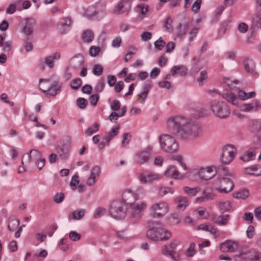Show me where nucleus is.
<instances>
[{
    "instance_id": "obj_62",
    "label": "nucleus",
    "mask_w": 261,
    "mask_h": 261,
    "mask_svg": "<svg viewBox=\"0 0 261 261\" xmlns=\"http://www.w3.org/2000/svg\"><path fill=\"white\" fill-rule=\"evenodd\" d=\"M202 194L204 195L206 200L214 199L216 195L208 189H205L202 191Z\"/></svg>"
},
{
    "instance_id": "obj_53",
    "label": "nucleus",
    "mask_w": 261,
    "mask_h": 261,
    "mask_svg": "<svg viewBox=\"0 0 261 261\" xmlns=\"http://www.w3.org/2000/svg\"><path fill=\"white\" fill-rule=\"evenodd\" d=\"M197 250L194 246H189L185 251V255L187 257H193L196 253Z\"/></svg>"
},
{
    "instance_id": "obj_9",
    "label": "nucleus",
    "mask_w": 261,
    "mask_h": 261,
    "mask_svg": "<svg viewBox=\"0 0 261 261\" xmlns=\"http://www.w3.org/2000/svg\"><path fill=\"white\" fill-rule=\"evenodd\" d=\"M237 153V150L232 145L227 144L222 149L221 156V162L223 164H229L234 159Z\"/></svg>"
},
{
    "instance_id": "obj_1",
    "label": "nucleus",
    "mask_w": 261,
    "mask_h": 261,
    "mask_svg": "<svg viewBox=\"0 0 261 261\" xmlns=\"http://www.w3.org/2000/svg\"><path fill=\"white\" fill-rule=\"evenodd\" d=\"M61 86L59 82L54 81L50 82L49 79H41L39 80V88L42 92L48 97L55 96L61 91Z\"/></svg>"
},
{
    "instance_id": "obj_35",
    "label": "nucleus",
    "mask_w": 261,
    "mask_h": 261,
    "mask_svg": "<svg viewBox=\"0 0 261 261\" xmlns=\"http://www.w3.org/2000/svg\"><path fill=\"white\" fill-rule=\"evenodd\" d=\"M94 38V34L91 30H87L83 33L82 39L87 43L92 42Z\"/></svg>"
},
{
    "instance_id": "obj_48",
    "label": "nucleus",
    "mask_w": 261,
    "mask_h": 261,
    "mask_svg": "<svg viewBox=\"0 0 261 261\" xmlns=\"http://www.w3.org/2000/svg\"><path fill=\"white\" fill-rule=\"evenodd\" d=\"M166 45V42L163 40L162 37H160L159 39L154 42V45L155 49L158 50H161Z\"/></svg>"
},
{
    "instance_id": "obj_42",
    "label": "nucleus",
    "mask_w": 261,
    "mask_h": 261,
    "mask_svg": "<svg viewBox=\"0 0 261 261\" xmlns=\"http://www.w3.org/2000/svg\"><path fill=\"white\" fill-rule=\"evenodd\" d=\"M249 193L248 190L244 189L242 190L239 191L233 194V197L238 199H246L248 197Z\"/></svg>"
},
{
    "instance_id": "obj_14",
    "label": "nucleus",
    "mask_w": 261,
    "mask_h": 261,
    "mask_svg": "<svg viewBox=\"0 0 261 261\" xmlns=\"http://www.w3.org/2000/svg\"><path fill=\"white\" fill-rule=\"evenodd\" d=\"M69 143H65L62 145H58L55 148V150L59 159L64 160L68 158L70 150Z\"/></svg>"
},
{
    "instance_id": "obj_32",
    "label": "nucleus",
    "mask_w": 261,
    "mask_h": 261,
    "mask_svg": "<svg viewBox=\"0 0 261 261\" xmlns=\"http://www.w3.org/2000/svg\"><path fill=\"white\" fill-rule=\"evenodd\" d=\"M85 210L83 208L74 211L69 214V219L80 220L85 216Z\"/></svg>"
},
{
    "instance_id": "obj_64",
    "label": "nucleus",
    "mask_w": 261,
    "mask_h": 261,
    "mask_svg": "<svg viewBox=\"0 0 261 261\" xmlns=\"http://www.w3.org/2000/svg\"><path fill=\"white\" fill-rule=\"evenodd\" d=\"M100 50L99 47L92 46L89 50V55L91 57H96L97 56Z\"/></svg>"
},
{
    "instance_id": "obj_50",
    "label": "nucleus",
    "mask_w": 261,
    "mask_h": 261,
    "mask_svg": "<svg viewBox=\"0 0 261 261\" xmlns=\"http://www.w3.org/2000/svg\"><path fill=\"white\" fill-rule=\"evenodd\" d=\"M82 83V80L80 78H77L71 81L70 86L72 89L77 90L81 86Z\"/></svg>"
},
{
    "instance_id": "obj_15",
    "label": "nucleus",
    "mask_w": 261,
    "mask_h": 261,
    "mask_svg": "<svg viewBox=\"0 0 261 261\" xmlns=\"http://www.w3.org/2000/svg\"><path fill=\"white\" fill-rule=\"evenodd\" d=\"M161 252L163 255L170 257L174 261L179 259V256L175 246H163Z\"/></svg>"
},
{
    "instance_id": "obj_22",
    "label": "nucleus",
    "mask_w": 261,
    "mask_h": 261,
    "mask_svg": "<svg viewBox=\"0 0 261 261\" xmlns=\"http://www.w3.org/2000/svg\"><path fill=\"white\" fill-rule=\"evenodd\" d=\"M123 202L126 204L131 205L137 200L136 196L135 194L134 191L132 190L128 189L125 190L122 194Z\"/></svg>"
},
{
    "instance_id": "obj_10",
    "label": "nucleus",
    "mask_w": 261,
    "mask_h": 261,
    "mask_svg": "<svg viewBox=\"0 0 261 261\" xmlns=\"http://www.w3.org/2000/svg\"><path fill=\"white\" fill-rule=\"evenodd\" d=\"M146 207V204L142 201L129 205V213L134 221H138L141 218L142 212Z\"/></svg>"
},
{
    "instance_id": "obj_58",
    "label": "nucleus",
    "mask_w": 261,
    "mask_h": 261,
    "mask_svg": "<svg viewBox=\"0 0 261 261\" xmlns=\"http://www.w3.org/2000/svg\"><path fill=\"white\" fill-rule=\"evenodd\" d=\"M103 71V67L99 64H95L93 68V73L95 75H100Z\"/></svg>"
},
{
    "instance_id": "obj_26",
    "label": "nucleus",
    "mask_w": 261,
    "mask_h": 261,
    "mask_svg": "<svg viewBox=\"0 0 261 261\" xmlns=\"http://www.w3.org/2000/svg\"><path fill=\"white\" fill-rule=\"evenodd\" d=\"M84 62L83 56L81 54L75 55L70 60V64L71 67L74 69L79 68Z\"/></svg>"
},
{
    "instance_id": "obj_20",
    "label": "nucleus",
    "mask_w": 261,
    "mask_h": 261,
    "mask_svg": "<svg viewBox=\"0 0 261 261\" xmlns=\"http://www.w3.org/2000/svg\"><path fill=\"white\" fill-rule=\"evenodd\" d=\"M60 58V54L57 52L55 53L53 55L46 57L44 62L40 63L39 66L43 70L45 69L44 64L46 65L50 69H52L54 67V61Z\"/></svg>"
},
{
    "instance_id": "obj_45",
    "label": "nucleus",
    "mask_w": 261,
    "mask_h": 261,
    "mask_svg": "<svg viewBox=\"0 0 261 261\" xmlns=\"http://www.w3.org/2000/svg\"><path fill=\"white\" fill-rule=\"evenodd\" d=\"M218 207L219 210L221 212L223 213L229 210L231 207V204L230 202L228 201L219 202L218 203Z\"/></svg>"
},
{
    "instance_id": "obj_29",
    "label": "nucleus",
    "mask_w": 261,
    "mask_h": 261,
    "mask_svg": "<svg viewBox=\"0 0 261 261\" xmlns=\"http://www.w3.org/2000/svg\"><path fill=\"white\" fill-rule=\"evenodd\" d=\"M187 68L184 65L174 66L172 68L171 73L173 76L179 74L181 76H185L187 74Z\"/></svg>"
},
{
    "instance_id": "obj_49",
    "label": "nucleus",
    "mask_w": 261,
    "mask_h": 261,
    "mask_svg": "<svg viewBox=\"0 0 261 261\" xmlns=\"http://www.w3.org/2000/svg\"><path fill=\"white\" fill-rule=\"evenodd\" d=\"M107 210L106 208L101 207H97L93 215V217L95 219L99 218L104 215L106 213Z\"/></svg>"
},
{
    "instance_id": "obj_44",
    "label": "nucleus",
    "mask_w": 261,
    "mask_h": 261,
    "mask_svg": "<svg viewBox=\"0 0 261 261\" xmlns=\"http://www.w3.org/2000/svg\"><path fill=\"white\" fill-rule=\"evenodd\" d=\"M105 86V80L104 77L98 80L96 85L94 87V91L97 93L101 92Z\"/></svg>"
},
{
    "instance_id": "obj_19",
    "label": "nucleus",
    "mask_w": 261,
    "mask_h": 261,
    "mask_svg": "<svg viewBox=\"0 0 261 261\" xmlns=\"http://www.w3.org/2000/svg\"><path fill=\"white\" fill-rule=\"evenodd\" d=\"M160 178L161 176L159 174L152 172L148 173H142L139 176V179L144 184L151 182Z\"/></svg>"
},
{
    "instance_id": "obj_8",
    "label": "nucleus",
    "mask_w": 261,
    "mask_h": 261,
    "mask_svg": "<svg viewBox=\"0 0 261 261\" xmlns=\"http://www.w3.org/2000/svg\"><path fill=\"white\" fill-rule=\"evenodd\" d=\"M109 212L112 217L116 219H122L125 218L126 208L122 201H115L112 203Z\"/></svg>"
},
{
    "instance_id": "obj_63",
    "label": "nucleus",
    "mask_w": 261,
    "mask_h": 261,
    "mask_svg": "<svg viewBox=\"0 0 261 261\" xmlns=\"http://www.w3.org/2000/svg\"><path fill=\"white\" fill-rule=\"evenodd\" d=\"M131 137L132 135L130 133H127L123 134L121 142V144L123 147L126 146L129 143Z\"/></svg>"
},
{
    "instance_id": "obj_39",
    "label": "nucleus",
    "mask_w": 261,
    "mask_h": 261,
    "mask_svg": "<svg viewBox=\"0 0 261 261\" xmlns=\"http://www.w3.org/2000/svg\"><path fill=\"white\" fill-rule=\"evenodd\" d=\"M189 24L187 22L184 24L179 23L177 27V35L181 36L186 34L188 29Z\"/></svg>"
},
{
    "instance_id": "obj_16",
    "label": "nucleus",
    "mask_w": 261,
    "mask_h": 261,
    "mask_svg": "<svg viewBox=\"0 0 261 261\" xmlns=\"http://www.w3.org/2000/svg\"><path fill=\"white\" fill-rule=\"evenodd\" d=\"M131 9V2L129 0L120 1L114 9V13L116 14H121L128 12Z\"/></svg>"
},
{
    "instance_id": "obj_47",
    "label": "nucleus",
    "mask_w": 261,
    "mask_h": 261,
    "mask_svg": "<svg viewBox=\"0 0 261 261\" xmlns=\"http://www.w3.org/2000/svg\"><path fill=\"white\" fill-rule=\"evenodd\" d=\"M99 127V125L97 123H95L93 125L87 128L86 134L88 136H91L98 130Z\"/></svg>"
},
{
    "instance_id": "obj_33",
    "label": "nucleus",
    "mask_w": 261,
    "mask_h": 261,
    "mask_svg": "<svg viewBox=\"0 0 261 261\" xmlns=\"http://www.w3.org/2000/svg\"><path fill=\"white\" fill-rule=\"evenodd\" d=\"M241 246H220V249L223 252L239 253Z\"/></svg>"
},
{
    "instance_id": "obj_57",
    "label": "nucleus",
    "mask_w": 261,
    "mask_h": 261,
    "mask_svg": "<svg viewBox=\"0 0 261 261\" xmlns=\"http://www.w3.org/2000/svg\"><path fill=\"white\" fill-rule=\"evenodd\" d=\"M101 171L100 167L98 166H94L91 170L90 176L96 178L98 177Z\"/></svg>"
},
{
    "instance_id": "obj_38",
    "label": "nucleus",
    "mask_w": 261,
    "mask_h": 261,
    "mask_svg": "<svg viewBox=\"0 0 261 261\" xmlns=\"http://www.w3.org/2000/svg\"><path fill=\"white\" fill-rule=\"evenodd\" d=\"M157 229H158V234L159 233L160 234L159 236L162 237V238H161V239H160L159 241H163V240H167L171 237V233L170 232L160 227L157 226Z\"/></svg>"
},
{
    "instance_id": "obj_11",
    "label": "nucleus",
    "mask_w": 261,
    "mask_h": 261,
    "mask_svg": "<svg viewBox=\"0 0 261 261\" xmlns=\"http://www.w3.org/2000/svg\"><path fill=\"white\" fill-rule=\"evenodd\" d=\"M150 214L153 218H159L166 215L168 211L166 202H161L153 204L149 209Z\"/></svg>"
},
{
    "instance_id": "obj_52",
    "label": "nucleus",
    "mask_w": 261,
    "mask_h": 261,
    "mask_svg": "<svg viewBox=\"0 0 261 261\" xmlns=\"http://www.w3.org/2000/svg\"><path fill=\"white\" fill-rule=\"evenodd\" d=\"M172 22V20L171 17L170 16H167L165 21L164 28L169 32H171L173 30Z\"/></svg>"
},
{
    "instance_id": "obj_46",
    "label": "nucleus",
    "mask_w": 261,
    "mask_h": 261,
    "mask_svg": "<svg viewBox=\"0 0 261 261\" xmlns=\"http://www.w3.org/2000/svg\"><path fill=\"white\" fill-rule=\"evenodd\" d=\"M180 215L179 213H174L171 215L170 217V223L173 225L177 224L180 222Z\"/></svg>"
},
{
    "instance_id": "obj_55",
    "label": "nucleus",
    "mask_w": 261,
    "mask_h": 261,
    "mask_svg": "<svg viewBox=\"0 0 261 261\" xmlns=\"http://www.w3.org/2000/svg\"><path fill=\"white\" fill-rule=\"evenodd\" d=\"M201 3L202 0H196L192 6L191 11L194 13H198L200 8Z\"/></svg>"
},
{
    "instance_id": "obj_25",
    "label": "nucleus",
    "mask_w": 261,
    "mask_h": 261,
    "mask_svg": "<svg viewBox=\"0 0 261 261\" xmlns=\"http://www.w3.org/2000/svg\"><path fill=\"white\" fill-rule=\"evenodd\" d=\"M244 66L245 70L248 73L252 75L257 74L256 71L255 64L252 59L246 58L244 61Z\"/></svg>"
},
{
    "instance_id": "obj_17",
    "label": "nucleus",
    "mask_w": 261,
    "mask_h": 261,
    "mask_svg": "<svg viewBox=\"0 0 261 261\" xmlns=\"http://www.w3.org/2000/svg\"><path fill=\"white\" fill-rule=\"evenodd\" d=\"M25 24L22 29V32L27 36V39H30V36L33 32V28L35 25L36 21L33 17L25 18Z\"/></svg>"
},
{
    "instance_id": "obj_40",
    "label": "nucleus",
    "mask_w": 261,
    "mask_h": 261,
    "mask_svg": "<svg viewBox=\"0 0 261 261\" xmlns=\"http://www.w3.org/2000/svg\"><path fill=\"white\" fill-rule=\"evenodd\" d=\"M184 191L185 193L191 196H195L199 191L200 189L198 187H184Z\"/></svg>"
},
{
    "instance_id": "obj_37",
    "label": "nucleus",
    "mask_w": 261,
    "mask_h": 261,
    "mask_svg": "<svg viewBox=\"0 0 261 261\" xmlns=\"http://www.w3.org/2000/svg\"><path fill=\"white\" fill-rule=\"evenodd\" d=\"M119 129L120 126L119 125L113 127L109 134L107 136H105L103 137L109 142H110L111 140L118 135Z\"/></svg>"
},
{
    "instance_id": "obj_21",
    "label": "nucleus",
    "mask_w": 261,
    "mask_h": 261,
    "mask_svg": "<svg viewBox=\"0 0 261 261\" xmlns=\"http://www.w3.org/2000/svg\"><path fill=\"white\" fill-rule=\"evenodd\" d=\"M261 108V105L258 101H253L248 103H243L240 106V111L244 112H250L257 111Z\"/></svg>"
},
{
    "instance_id": "obj_7",
    "label": "nucleus",
    "mask_w": 261,
    "mask_h": 261,
    "mask_svg": "<svg viewBox=\"0 0 261 261\" xmlns=\"http://www.w3.org/2000/svg\"><path fill=\"white\" fill-rule=\"evenodd\" d=\"M239 253L235 256L250 261H261V252L249 247V246H241Z\"/></svg>"
},
{
    "instance_id": "obj_54",
    "label": "nucleus",
    "mask_w": 261,
    "mask_h": 261,
    "mask_svg": "<svg viewBox=\"0 0 261 261\" xmlns=\"http://www.w3.org/2000/svg\"><path fill=\"white\" fill-rule=\"evenodd\" d=\"M88 104L87 100L84 98H79L76 100V105L81 109H85Z\"/></svg>"
},
{
    "instance_id": "obj_31",
    "label": "nucleus",
    "mask_w": 261,
    "mask_h": 261,
    "mask_svg": "<svg viewBox=\"0 0 261 261\" xmlns=\"http://www.w3.org/2000/svg\"><path fill=\"white\" fill-rule=\"evenodd\" d=\"M245 173L258 176L261 175V167L257 165H254L246 168L245 169Z\"/></svg>"
},
{
    "instance_id": "obj_56",
    "label": "nucleus",
    "mask_w": 261,
    "mask_h": 261,
    "mask_svg": "<svg viewBox=\"0 0 261 261\" xmlns=\"http://www.w3.org/2000/svg\"><path fill=\"white\" fill-rule=\"evenodd\" d=\"M250 125L255 130L261 129V120H252L251 121Z\"/></svg>"
},
{
    "instance_id": "obj_60",
    "label": "nucleus",
    "mask_w": 261,
    "mask_h": 261,
    "mask_svg": "<svg viewBox=\"0 0 261 261\" xmlns=\"http://www.w3.org/2000/svg\"><path fill=\"white\" fill-rule=\"evenodd\" d=\"M148 92L143 91L140 94L138 95L139 98L136 100V103L143 104L146 99Z\"/></svg>"
},
{
    "instance_id": "obj_4",
    "label": "nucleus",
    "mask_w": 261,
    "mask_h": 261,
    "mask_svg": "<svg viewBox=\"0 0 261 261\" xmlns=\"http://www.w3.org/2000/svg\"><path fill=\"white\" fill-rule=\"evenodd\" d=\"M210 107L214 115L221 119L227 118L230 113L228 105L224 101L214 100L211 102Z\"/></svg>"
},
{
    "instance_id": "obj_41",
    "label": "nucleus",
    "mask_w": 261,
    "mask_h": 261,
    "mask_svg": "<svg viewBox=\"0 0 261 261\" xmlns=\"http://www.w3.org/2000/svg\"><path fill=\"white\" fill-rule=\"evenodd\" d=\"M148 6L144 4H141L137 6L136 8V11L144 16H146V14L148 11Z\"/></svg>"
},
{
    "instance_id": "obj_2",
    "label": "nucleus",
    "mask_w": 261,
    "mask_h": 261,
    "mask_svg": "<svg viewBox=\"0 0 261 261\" xmlns=\"http://www.w3.org/2000/svg\"><path fill=\"white\" fill-rule=\"evenodd\" d=\"M31 161L35 162L36 165L39 170L43 167L45 163V159L42 158L41 152L34 149L30 150L29 153L23 156L21 163L24 167H27Z\"/></svg>"
},
{
    "instance_id": "obj_18",
    "label": "nucleus",
    "mask_w": 261,
    "mask_h": 261,
    "mask_svg": "<svg viewBox=\"0 0 261 261\" xmlns=\"http://www.w3.org/2000/svg\"><path fill=\"white\" fill-rule=\"evenodd\" d=\"M199 177L203 180H209L212 178L216 174V170L212 167L202 168L198 171Z\"/></svg>"
},
{
    "instance_id": "obj_43",
    "label": "nucleus",
    "mask_w": 261,
    "mask_h": 261,
    "mask_svg": "<svg viewBox=\"0 0 261 261\" xmlns=\"http://www.w3.org/2000/svg\"><path fill=\"white\" fill-rule=\"evenodd\" d=\"M223 83L225 84L228 87L232 89L236 88V85L239 83L237 80H232L229 78L225 77L223 80Z\"/></svg>"
},
{
    "instance_id": "obj_23",
    "label": "nucleus",
    "mask_w": 261,
    "mask_h": 261,
    "mask_svg": "<svg viewBox=\"0 0 261 261\" xmlns=\"http://www.w3.org/2000/svg\"><path fill=\"white\" fill-rule=\"evenodd\" d=\"M149 155L150 154L147 151H139L136 154L135 162L138 165H142L149 161Z\"/></svg>"
},
{
    "instance_id": "obj_13",
    "label": "nucleus",
    "mask_w": 261,
    "mask_h": 261,
    "mask_svg": "<svg viewBox=\"0 0 261 261\" xmlns=\"http://www.w3.org/2000/svg\"><path fill=\"white\" fill-rule=\"evenodd\" d=\"M155 224L159 225V223L157 221H149L148 222V226L149 229L147 231L146 236L148 239L151 241L158 242L162 238L159 236V233L158 234L157 226H155Z\"/></svg>"
},
{
    "instance_id": "obj_30",
    "label": "nucleus",
    "mask_w": 261,
    "mask_h": 261,
    "mask_svg": "<svg viewBox=\"0 0 261 261\" xmlns=\"http://www.w3.org/2000/svg\"><path fill=\"white\" fill-rule=\"evenodd\" d=\"M175 202L176 204V207L180 211H183L185 209L188 204V199L184 196H178L175 200Z\"/></svg>"
},
{
    "instance_id": "obj_34",
    "label": "nucleus",
    "mask_w": 261,
    "mask_h": 261,
    "mask_svg": "<svg viewBox=\"0 0 261 261\" xmlns=\"http://www.w3.org/2000/svg\"><path fill=\"white\" fill-rule=\"evenodd\" d=\"M238 95L240 99L242 100H245L248 98L254 97L255 95V93L254 92L246 93L242 90H239L238 92Z\"/></svg>"
},
{
    "instance_id": "obj_28",
    "label": "nucleus",
    "mask_w": 261,
    "mask_h": 261,
    "mask_svg": "<svg viewBox=\"0 0 261 261\" xmlns=\"http://www.w3.org/2000/svg\"><path fill=\"white\" fill-rule=\"evenodd\" d=\"M229 219V216L228 215L224 216H217L215 215H213L212 216V221L220 225H224L227 224Z\"/></svg>"
},
{
    "instance_id": "obj_36",
    "label": "nucleus",
    "mask_w": 261,
    "mask_h": 261,
    "mask_svg": "<svg viewBox=\"0 0 261 261\" xmlns=\"http://www.w3.org/2000/svg\"><path fill=\"white\" fill-rule=\"evenodd\" d=\"M256 153L255 151L252 150L247 151L243 156L240 158V159L244 162H249L255 159Z\"/></svg>"
},
{
    "instance_id": "obj_61",
    "label": "nucleus",
    "mask_w": 261,
    "mask_h": 261,
    "mask_svg": "<svg viewBox=\"0 0 261 261\" xmlns=\"http://www.w3.org/2000/svg\"><path fill=\"white\" fill-rule=\"evenodd\" d=\"M207 78V73L206 70H202L200 73V77L197 79V82L200 86L203 84V81L206 80Z\"/></svg>"
},
{
    "instance_id": "obj_51",
    "label": "nucleus",
    "mask_w": 261,
    "mask_h": 261,
    "mask_svg": "<svg viewBox=\"0 0 261 261\" xmlns=\"http://www.w3.org/2000/svg\"><path fill=\"white\" fill-rule=\"evenodd\" d=\"M252 24L255 27L261 29V14H256L253 17Z\"/></svg>"
},
{
    "instance_id": "obj_59",
    "label": "nucleus",
    "mask_w": 261,
    "mask_h": 261,
    "mask_svg": "<svg viewBox=\"0 0 261 261\" xmlns=\"http://www.w3.org/2000/svg\"><path fill=\"white\" fill-rule=\"evenodd\" d=\"M60 24L63 27L69 28L71 24V18L70 17H66L61 19Z\"/></svg>"
},
{
    "instance_id": "obj_12",
    "label": "nucleus",
    "mask_w": 261,
    "mask_h": 261,
    "mask_svg": "<svg viewBox=\"0 0 261 261\" xmlns=\"http://www.w3.org/2000/svg\"><path fill=\"white\" fill-rule=\"evenodd\" d=\"M218 181L220 183V186L216 187V189L219 192L227 193L233 189V183L230 178L223 177L219 179Z\"/></svg>"
},
{
    "instance_id": "obj_3",
    "label": "nucleus",
    "mask_w": 261,
    "mask_h": 261,
    "mask_svg": "<svg viewBox=\"0 0 261 261\" xmlns=\"http://www.w3.org/2000/svg\"><path fill=\"white\" fill-rule=\"evenodd\" d=\"M201 134V128L200 125L195 121L189 120L184 125L180 137L185 139H194L200 136Z\"/></svg>"
},
{
    "instance_id": "obj_24",
    "label": "nucleus",
    "mask_w": 261,
    "mask_h": 261,
    "mask_svg": "<svg viewBox=\"0 0 261 261\" xmlns=\"http://www.w3.org/2000/svg\"><path fill=\"white\" fill-rule=\"evenodd\" d=\"M164 175L168 177L181 179L184 176L181 174L174 166H170L164 172Z\"/></svg>"
},
{
    "instance_id": "obj_6",
    "label": "nucleus",
    "mask_w": 261,
    "mask_h": 261,
    "mask_svg": "<svg viewBox=\"0 0 261 261\" xmlns=\"http://www.w3.org/2000/svg\"><path fill=\"white\" fill-rule=\"evenodd\" d=\"M161 148L166 152L173 153L178 149V144L175 139L168 135H161L159 138Z\"/></svg>"
},
{
    "instance_id": "obj_27",
    "label": "nucleus",
    "mask_w": 261,
    "mask_h": 261,
    "mask_svg": "<svg viewBox=\"0 0 261 261\" xmlns=\"http://www.w3.org/2000/svg\"><path fill=\"white\" fill-rule=\"evenodd\" d=\"M223 98L233 106H237L239 103V98L231 92L224 93L222 95Z\"/></svg>"
},
{
    "instance_id": "obj_5",
    "label": "nucleus",
    "mask_w": 261,
    "mask_h": 261,
    "mask_svg": "<svg viewBox=\"0 0 261 261\" xmlns=\"http://www.w3.org/2000/svg\"><path fill=\"white\" fill-rule=\"evenodd\" d=\"M188 119L182 116L170 117L167 120V126L169 130L173 134L180 133L182 131Z\"/></svg>"
}]
</instances>
